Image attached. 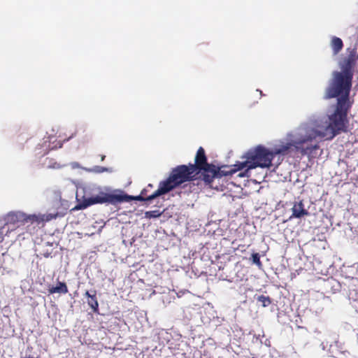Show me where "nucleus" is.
Returning a JSON list of instances; mask_svg holds the SVG:
<instances>
[{"label": "nucleus", "instance_id": "nucleus-17", "mask_svg": "<svg viewBox=\"0 0 358 358\" xmlns=\"http://www.w3.org/2000/svg\"><path fill=\"white\" fill-rule=\"evenodd\" d=\"M106 171H107V169L105 167L96 166V172H97V173H103Z\"/></svg>", "mask_w": 358, "mask_h": 358}, {"label": "nucleus", "instance_id": "nucleus-7", "mask_svg": "<svg viewBox=\"0 0 358 358\" xmlns=\"http://www.w3.org/2000/svg\"><path fill=\"white\" fill-rule=\"evenodd\" d=\"M57 215L54 214H38L27 215L22 212H10L4 217V225L13 224L20 227L24 223H36L38 227L43 226L44 222H49L56 218Z\"/></svg>", "mask_w": 358, "mask_h": 358}, {"label": "nucleus", "instance_id": "nucleus-23", "mask_svg": "<svg viewBox=\"0 0 358 358\" xmlns=\"http://www.w3.org/2000/svg\"><path fill=\"white\" fill-rule=\"evenodd\" d=\"M252 358H255V357H252Z\"/></svg>", "mask_w": 358, "mask_h": 358}, {"label": "nucleus", "instance_id": "nucleus-13", "mask_svg": "<svg viewBox=\"0 0 358 358\" xmlns=\"http://www.w3.org/2000/svg\"><path fill=\"white\" fill-rule=\"evenodd\" d=\"M257 300L258 302H260L262 303V307H268L271 304V299L268 296H258Z\"/></svg>", "mask_w": 358, "mask_h": 358}, {"label": "nucleus", "instance_id": "nucleus-2", "mask_svg": "<svg viewBox=\"0 0 358 358\" xmlns=\"http://www.w3.org/2000/svg\"><path fill=\"white\" fill-rule=\"evenodd\" d=\"M347 52V56L340 63L341 71H334L332 73V78L327 87L330 89L334 96L345 92L350 93L351 91L353 69L358 59V55L355 48H348Z\"/></svg>", "mask_w": 358, "mask_h": 358}, {"label": "nucleus", "instance_id": "nucleus-11", "mask_svg": "<svg viewBox=\"0 0 358 358\" xmlns=\"http://www.w3.org/2000/svg\"><path fill=\"white\" fill-rule=\"evenodd\" d=\"M69 292L67 285L64 282H58L56 286H52L48 289L50 294L55 293L66 294Z\"/></svg>", "mask_w": 358, "mask_h": 358}, {"label": "nucleus", "instance_id": "nucleus-3", "mask_svg": "<svg viewBox=\"0 0 358 358\" xmlns=\"http://www.w3.org/2000/svg\"><path fill=\"white\" fill-rule=\"evenodd\" d=\"M324 98H337L336 110L329 117V124L326 128V131L330 134V138H333L337 134L347 130V115L352 106L350 101V92H342L334 96L330 89L326 88Z\"/></svg>", "mask_w": 358, "mask_h": 358}, {"label": "nucleus", "instance_id": "nucleus-12", "mask_svg": "<svg viewBox=\"0 0 358 358\" xmlns=\"http://www.w3.org/2000/svg\"><path fill=\"white\" fill-rule=\"evenodd\" d=\"M331 47L334 55H338L343 48V41L336 36H333L331 40Z\"/></svg>", "mask_w": 358, "mask_h": 358}, {"label": "nucleus", "instance_id": "nucleus-19", "mask_svg": "<svg viewBox=\"0 0 358 358\" xmlns=\"http://www.w3.org/2000/svg\"><path fill=\"white\" fill-rule=\"evenodd\" d=\"M147 187L149 189V188H152L153 187V185L152 184H149Z\"/></svg>", "mask_w": 358, "mask_h": 358}, {"label": "nucleus", "instance_id": "nucleus-4", "mask_svg": "<svg viewBox=\"0 0 358 358\" xmlns=\"http://www.w3.org/2000/svg\"><path fill=\"white\" fill-rule=\"evenodd\" d=\"M148 188L146 187L141 191L140 195L136 196L128 195L121 191L118 194L115 192L107 193L101 191L96 196H92L89 198H85L82 202H80L78 206H76L75 208L85 209L92 205L96 203H110L113 205H116L123 202H129L133 200L141 201H150L154 199H148L149 196H150L152 194H151L150 195H148L147 192H148Z\"/></svg>", "mask_w": 358, "mask_h": 358}, {"label": "nucleus", "instance_id": "nucleus-22", "mask_svg": "<svg viewBox=\"0 0 358 358\" xmlns=\"http://www.w3.org/2000/svg\"><path fill=\"white\" fill-rule=\"evenodd\" d=\"M349 281L352 282H354V281H355V280H354L353 278H352V279H350Z\"/></svg>", "mask_w": 358, "mask_h": 358}, {"label": "nucleus", "instance_id": "nucleus-10", "mask_svg": "<svg viewBox=\"0 0 358 358\" xmlns=\"http://www.w3.org/2000/svg\"><path fill=\"white\" fill-rule=\"evenodd\" d=\"M85 296L87 297V304L95 313H99V303L96 298V291L92 290L91 292L86 291Z\"/></svg>", "mask_w": 358, "mask_h": 358}, {"label": "nucleus", "instance_id": "nucleus-16", "mask_svg": "<svg viewBox=\"0 0 358 358\" xmlns=\"http://www.w3.org/2000/svg\"><path fill=\"white\" fill-rule=\"evenodd\" d=\"M252 261L253 264H256L258 267H261L262 266L259 253H253L252 255Z\"/></svg>", "mask_w": 358, "mask_h": 358}, {"label": "nucleus", "instance_id": "nucleus-6", "mask_svg": "<svg viewBox=\"0 0 358 358\" xmlns=\"http://www.w3.org/2000/svg\"><path fill=\"white\" fill-rule=\"evenodd\" d=\"M191 169L196 175L201 173L202 180L206 185H210L215 177H221L222 171L220 168L212 164H208L204 149L200 147L196 154L194 164H189Z\"/></svg>", "mask_w": 358, "mask_h": 358}, {"label": "nucleus", "instance_id": "nucleus-18", "mask_svg": "<svg viewBox=\"0 0 358 358\" xmlns=\"http://www.w3.org/2000/svg\"><path fill=\"white\" fill-rule=\"evenodd\" d=\"M62 143H61L60 141L57 142V145H55V146H53L51 149H55V148H62Z\"/></svg>", "mask_w": 358, "mask_h": 358}, {"label": "nucleus", "instance_id": "nucleus-15", "mask_svg": "<svg viewBox=\"0 0 358 358\" xmlns=\"http://www.w3.org/2000/svg\"><path fill=\"white\" fill-rule=\"evenodd\" d=\"M10 231L9 229H6V226L4 224L3 226H0V243L3 241L4 236L7 235Z\"/></svg>", "mask_w": 358, "mask_h": 358}, {"label": "nucleus", "instance_id": "nucleus-21", "mask_svg": "<svg viewBox=\"0 0 358 358\" xmlns=\"http://www.w3.org/2000/svg\"><path fill=\"white\" fill-rule=\"evenodd\" d=\"M104 159H105V156H104V155H103V156L101 157V161H103V160H104Z\"/></svg>", "mask_w": 358, "mask_h": 358}, {"label": "nucleus", "instance_id": "nucleus-8", "mask_svg": "<svg viewBox=\"0 0 358 358\" xmlns=\"http://www.w3.org/2000/svg\"><path fill=\"white\" fill-rule=\"evenodd\" d=\"M342 287V284L334 278H328L324 283V289L327 294L338 293Z\"/></svg>", "mask_w": 358, "mask_h": 358}, {"label": "nucleus", "instance_id": "nucleus-9", "mask_svg": "<svg viewBox=\"0 0 358 358\" xmlns=\"http://www.w3.org/2000/svg\"><path fill=\"white\" fill-rule=\"evenodd\" d=\"M292 214L290 216L292 218H301L304 216L308 215V211L305 208L304 203L302 200L296 201L292 208Z\"/></svg>", "mask_w": 358, "mask_h": 358}, {"label": "nucleus", "instance_id": "nucleus-14", "mask_svg": "<svg viewBox=\"0 0 358 358\" xmlns=\"http://www.w3.org/2000/svg\"><path fill=\"white\" fill-rule=\"evenodd\" d=\"M161 215H162V213L159 212V210H150V211L145 212V217L146 218H149V219L156 218V217H159Z\"/></svg>", "mask_w": 358, "mask_h": 358}, {"label": "nucleus", "instance_id": "nucleus-1", "mask_svg": "<svg viewBox=\"0 0 358 358\" xmlns=\"http://www.w3.org/2000/svg\"><path fill=\"white\" fill-rule=\"evenodd\" d=\"M326 135L325 132L318 131L308 125L303 126L299 129L297 137L294 140L281 145L279 148H275L273 151H270L262 145L250 149L244 155L245 158L244 162L235 164L227 172L222 171V175L231 176L246 168L243 173L239 174V176H248V173L250 169L257 167H270L275 155L285 154L292 147H294L296 150L302 155H310L314 150L319 148L317 143H312L313 141L317 137H324Z\"/></svg>", "mask_w": 358, "mask_h": 358}, {"label": "nucleus", "instance_id": "nucleus-5", "mask_svg": "<svg viewBox=\"0 0 358 358\" xmlns=\"http://www.w3.org/2000/svg\"><path fill=\"white\" fill-rule=\"evenodd\" d=\"M196 176L189 165H178L171 170L165 180L159 182V188L149 196L148 199L164 195L182 183L193 180Z\"/></svg>", "mask_w": 358, "mask_h": 358}, {"label": "nucleus", "instance_id": "nucleus-20", "mask_svg": "<svg viewBox=\"0 0 358 358\" xmlns=\"http://www.w3.org/2000/svg\"><path fill=\"white\" fill-rule=\"evenodd\" d=\"M348 291L349 292V293L350 294H351V289H350V285H348Z\"/></svg>", "mask_w": 358, "mask_h": 358}]
</instances>
